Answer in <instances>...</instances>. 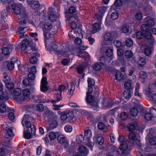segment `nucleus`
Segmentation results:
<instances>
[{
	"label": "nucleus",
	"instance_id": "nucleus-27",
	"mask_svg": "<svg viewBox=\"0 0 156 156\" xmlns=\"http://www.w3.org/2000/svg\"><path fill=\"white\" fill-rule=\"evenodd\" d=\"M112 59V58H109L107 56H102L100 58V61H101L100 63H101V65L103 66L105 65L106 63H110Z\"/></svg>",
	"mask_w": 156,
	"mask_h": 156
},
{
	"label": "nucleus",
	"instance_id": "nucleus-25",
	"mask_svg": "<svg viewBox=\"0 0 156 156\" xmlns=\"http://www.w3.org/2000/svg\"><path fill=\"white\" fill-rule=\"evenodd\" d=\"M11 110L13 109L7 107L4 103H2L1 102V113L8 112L10 111H12Z\"/></svg>",
	"mask_w": 156,
	"mask_h": 156
},
{
	"label": "nucleus",
	"instance_id": "nucleus-51",
	"mask_svg": "<svg viewBox=\"0 0 156 156\" xmlns=\"http://www.w3.org/2000/svg\"><path fill=\"white\" fill-rule=\"evenodd\" d=\"M106 55L110 58H112V56L113 55V50L112 48L108 49L106 51Z\"/></svg>",
	"mask_w": 156,
	"mask_h": 156
},
{
	"label": "nucleus",
	"instance_id": "nucleus-6",
	"mask_svg": "<svg viewBox=\"0 0 156 156\" xmlns=\"http://www.w3.org/2000/svg\"><path fill=\"white\" fill-rule=\"evenodd\" d=\"M11 122H4L2 125H1V128L5 134L6 136L11 137L14 135L12 130V128L11 126Z\"/></svg>",
	"mask_w": 156,
	"mask_h": 156
},
{
	"label": "nucleus",
	"instance_id": "nucleus-39",
	"mask_svg": "<svg viewBox=\"0 0 156 156\" xmlns=\"http://www.w3.org/2000/svg\"><path fill=\"white\" fill-rule=\"evenodd\" d=\"M116 80L118 81H120L124 79V75L119 71L116 72L115 76Z\"/></svg>",
	"mask_w": 156,
	"mask_h": 156
},
{
	"label": "nucleus",
	"instance_id": "nucleus-37",
	"mask_svg": "<svg viewBox=\"0 0 156 156\" xmlns=\"http://www.w3.org/2000/svg\"><path fill=\"white\" fill-rule=\"evenodd\" d=\"M2 54L5 55H8L11 51V49L9 47H3L2 49Z\"/></svg>",
	"mask_w": 156,
	"mask_h": 156
},
{
	"label": "nucleus",
	"instance_id": "nucleus-64",
	"mask_svg": "<svg viewBox=\"0 0 156 156\" xmlns=\"http://www.w3.org/2000/svg\"><path fill=\"white\" fill-rule=\"evenodd\" d=\"M149 142L151 145H155L156 144V138L155 137H152L149 139Z\"/></svg>",
	"mask_w": 156,
	"mask_h": 156
},
{
	"label": "nucleus",
	"instance_id": "nucleus-49",
	"mask_svg": "<svg viewBox=\"0 0 156 156\" xmlns=\"http://www.w3.org/2000/svg\"><path fill=\"white\" fill-rule=\"evenodd\" d=\"M22 94L23 97L24 98L28 97L30 94V91L29 89H26L23 91Z\"/></svg>",
	"mask_w": 156,
	"mask_h": 156
},
{
	"label": "nucleus",
	"instance_id": "nucleus-47",
	"mask_svg": "<svg viewBox=\"0 0 156 156\" xmlns=\"http://www.w3.org/2000/svg\"><path fill=\"white\" fill-rule=\"evenodd\" d=\"M138 112V109L136 108H133L131 109L130 111V115L132 116L137 115Z\"/></svg>",
	"mask_w": 156,
	"mask_h": 156
},
{
	"label": "nucleus",
	"instance_id": "nucleus-63",
	"mask_svg": "<svg viewBox=\"0 0 156 156\" xmlns=\"http://www.w3.org/2000/svg\"><path fill=\"white\" fill-rule=\"evenodd\" d=\"M6 87L9 90H11L14 87V84L12 82L9 81L5 83Z\"/></svg>",
	"mask_w": 156,
	"mask_h": 156
},
{
	"label": "nucleus",
	"instance_id": "nucleus-26",
	"mask_svg": "<svg viewBox=\"0 0 156 156\" xmlns=\"http://www.w3.org/2000/svg\"><path fill=\"white\" fill-rule=\"evenodd\" d=\"M78 56L85 59L90 58V55L88 53L85 51H80L77 55Z\"/></svg>",
	"mask_w": 156,
	"mask_h": 156
},
{
	"label": "nucleus",
	"instance_id": "nucleus-52",
	"mask_svg": "<svg viewBox=\"0 0 156 156\" xmlns=\"http://www.w3.org/2000/svg\"><path fill=\"white\" fill-rule=\"evenodd\" d=\"M69 86V84L67 83V87L66 85L62 84L59 85L58 87V91H60V93H61L64 91L65 90L66 88L67 87Z\"/></svg>",
	"mask_w": 156,
	"mask_h": 156
},
{
	"label": "nucleus",
	"instance_id": "nucleus-54",
	"mask_svg": "<svg viewBox=\"0 0 156 156\" xmlns=\"http://www.w3.org/2000/svg\"><path fill=\"white\" fill-rule=\"evenodd\" d=\"M88 87H93L94 86L95 82L94 80L91 78L88 77L87 79Z\"/></svg>",
	"mask_w": 156,
	"mask_h": 156
},
{
	"label": "nucleus",
	"instance_id": "nucleus-8",
	"mask_svg": "<svg viewBox=\"0 0 156 156\" xmlns=\"http://www.w3.org/2000/svg\"><path fill=\"white\" fill-rule=\"evenodd\" d=\"M57 133H55L51 132L46 135L45 137L43 138V140L46 142H48L51 145H53L56 138Z\"/></svg>",
	"mask_w": 156,
	"mask_h": 156
},
{
	"label": "nucleus",
	"instance_id": "nucleus-10",
	"mask_svg": "<svg viewBox=\"0 0 156 156\" xmlns=\"http://www.w3.org/2000/svg\"><path fill=\"white\" fill-rule=\"evenodd\" d=\"M13 94L15 99L18 102H21L25 101V98L21 96L22 91L21 89L19 88H15L13 90Z\"/></svg>",
	"mask_w": 156,
	"mask_h": 156
},
{
	"label": "nucleus",
	"instance_id": "nucleus-13",
	"mask_svg": "<svg viewBox=\"0 0 156 156\" xmlns=\"http://www.w3.org/2000/svg\"><path fill=\"white\" fill-rule=\"evenodd\" d=\"M144 114L145 119L147 121L151 120L156 115V109L153 107H151L149 110V112L145 111Z\"/></svg>",
	"mask_w": 156,
	"mask_h": 156
},
{
	"label": "nucleus",
	"instance_id": "nucleus-32",
	"mask_svg": "<svg viewBox=\"0 0 156 156\" xmlns=\"http://www.w3.org/2000/svg\"><path fill=\"white\" fill-rule=\"evenodd\" d=\"M58 45L57 44H55V45L51 46V49L57 55H61L62 54V51L58 50Z\"/></svg>",
	"mask_w": 156,
	"mask_h": 156
},
{
	"label": "nucleus",
	"instance_id": "nucleus-21",
	"mask_svg": "<svg viewBox=\"0 0 156 156\" xmlns=\"http://www.w3.org/2000/svg\"><path fill=\"white\" fill-rule=\"evenodd\" d=\"M76 11V9L73 6H70L69 8L68 11L66 12H65L66 20V19L68 18L70 16H72L73 15H71L70 16L69 14H73ZM74 15L75 14H74ZM75 15L77 16V15L76 14Z\"/></svg>",
	"mask_w": 156,
	"mask_h": 156
},
{
	"label": "nucleus",
	"instance_id": "nucleus-46",
	"mask_svg": "<svg viewBox=\"0 0 156 156\" xmlns=\"http://www.w3.org/2000/svg\"><path fill=\"white\" fill-rule=\"evenodd\" d=\"M124 55L126 58H129L132 57L133 56V53L131 50H128L125 51Z\"/></svg>",
	"mask_w": 156,
	"mask_h": 156
},
{
	"label": "nucleus",
	"instance_id": "nucleus-41",
	"mask_svg": "<svg viewBox=\"0 0 156 156\" xmlns=\"http://www.w3.org/2000/svg\"><path fill=\"white\" fill-rule=\"evenodd\" d=\"M33 136L31 133V130L29 131H26L24 130L23 131L24 137L26 139H29L31 138V135Z\"/></svg>",
	"mask_w": 156,
	"mask_h": 156
},
{
	"label": "nucleus",
	"instance_id": "nucleus-11",
	"mask_svg": "<svg viewBox=\"0 0 156 156\" xmlns=\"http://www.w3.org/2000/svg\"><path fill=\"white\" fill-rule=\"evenodd\" d=\"M149 40L145 39L146 41L145 45V48L144 49V54L147 56H149L151 55L152 51L153 50L154 46V40L153 41V43L152 44H151L150 42L148 41Z\"/></svg>",
	"mask_w": 156,
	"mask_h": 156
},
{
	"label": "nucleus",
	"instance_id": "nucleus-24",
	"mask_svg": "<svg viewBox=\"0 0 156 156\" xmlns=\"http://www.w3.org/2000/svg\"><path fill=\"white\" fill-rule=\"evenodd\" d=\"M29 44V41L27 39H24L23 40L21 44L19 45H18V47L23 50H26L28 47V46Z\"/></svg>",
	"mask_w": 156,
	"mask_h": 156
},
{
	"label": "nucleus",
	"instance_id": "nucleus-31",
	"mask_svg": "<svg viewBox=\"0 0 156 156\" xmlns=\"http://www.w3.org/2000/svg\"><path fill=\"white\" fill-rule=\"evenodd\" d=\"M128 138L130 140H134L136 138H140V136L138 133L131 132L129 134Z\"/></svg>",
	"mask_w": 156,
	"mask_h": 156
},
{
	"label": "nucleus",
	"instance_id": "nucleus-22",
	"mask_svg": "<svg viewBox=\"0 0 156 156\" xmlns=\"http://www.w3.org/2000/svg\"><path fill=\"white\" fill-rule=\"evenodd\" d=\"M58 126V123L56 121L52 120L49 122L48 124L47 125L46 128L48 131L52 130Z\"/></svg>",
	"mask_w": 156,
	"mask_h": 156
},
{
	"label": "nucleus",
	"instance_id": "nucleus-16",
	"mask_svg": "<svg viewBox=\"0 0 156 156\" xmlns=\"http://www.w3.org/2000/svg\"><path fill=\"white\" fill-rule=\"evenodd\" d=\"M49 19L51 22H55L57 19V16L54 8L52 7L49 8L48 12Z\"/></svg>",
	"mask_w": 156,
	"mask_h": 156
},
{
	"label": "nucleus",
	"instance_id": "nucleus-60",
	"mask_svg": "<svg viewBox=\"0 0 156 156\" xmlns=\"http://www.w3.org/2000/svg\"><path fill=\"white\" fill-rule=\"evenodd\" d=\"M136 37L138 39H141L144 37L145 38L144 33L140 31L136 32Z\"/></svg>",
	"mask_w": 156,
	"mask_h": 156
},
{
	"label": "nucleus",
	"instance_id": "nucleus-44",
	"mask_svg": "<svg viewBox=\"0 0 156 156\" xmlns=\"http://www.w3.org/2000/svg\"><path fill=\"white\" fill-rule=\"evenodd\" d=\"M33 83L28 78H25L23 81V84L25 86H29L32 85Z\"/></svg>",
	"mask_w": 156,
	"mask_h": 156
},
{
	"label": "nucleus",
	"instance_id": "nucleus-12",
	"mask_svg": "<svg viewBox=\"0 0 156 156\" xmlns=\"http://www.w3.org/2000/svg\"><path fill=\"white\" fill-rule=\"evenodd\" d=\"M31 7L34 11L35 12L38 13L39 15L42 13H44L45 9L44 6L40 5L39 2L33 5L32 6H31Z\"/></svg>",
	"mask_w": 156,
	"mask_h": 156
},
{
	"label": "nucleus",
	"instance_id": "nucleus-29",
	"mask_svg": "<svg viewBox=\"0 0 156 156\" xmlns=\"http://www.w3.org/2000/svg\"><path fill=\"white\" fill-rule=\"evenodd\" d=\"M8 147L7 145H2L1 147V156H6V154L9 152Z\"/></svg>",
	"mask_w": 156,
	"mask_h": 156
},
{
	"label": "nucleus",
	"instance_id": "nucleus-34",
	"mask_svg": "<svg viewBox=\"0 0 156 156\" xmlns=\"http://www.w3.org/2000/svg\"><path fill=\"white\" fill-rule=\"evenodd\" d=\"M146 58L145 57H140L138 61L139 66L142 67L146 64Z\"/></svg>",
	"mask_w": 156,
	"mask_h": 156
},
{
	"label": "nucleus",
	"instance_id": "nucleus-50",
	"mask_svg": "<svg viewBox=\"0 0 156 156\" xmlns=\"http://www.w3.org/2000/svg\"><path fill=\"white\" fill-rule=\"evenodd\" d=\"M28 27H20L18 29V31L16 32V34H19V32L20 34H23L27 30Z\"/></svg>",
	"mask_w": 156,
	"mask_h": 156
},
{
	"label": "nucleus",
	"instance_id": "nucleus-56",
	"mask_svg": "<svg viewBox=\"0 0 156 156\" xmlns=\"http://www.w3.org/2000/svg\"><path fill=\"white\" fill-rule=\"evenodd\" d=\"M128 115L126 112H122L120 115L119 118L121 120H125L128 118Z\"/></svg>",
	"mask_w": 156,
	"mask_h": 156
},
{
	"label": "nucleus",
	"instance_id": "nucleus-1",
	"mask_svg": "<svg viewBox=\"0 0 156 156\" xmlns=\"http://www.w3.org/2000/svg\"><path fill=\"white\" fill-rule=\"evenodd\" d=\"M13 10L14 12L17 15H20L21 17H24L26 16L25 8L21 4H14L13 2L9 3L6 9H4L1 13L2 18L4 19L7 17L10 10Z\"/></svg>",
	"mask_w": 156,
	"mask_h": 156
},
{
	"label": "nucleus",
	"instance_id": "nucleus-23",
	"mask_svg": "<svg viewBox=\"0 0 156 156\" xmlns=\"http://www.w3.org/2000/svg\"><path fill=\"white\" fill-rule=\"evenodd\" d=\"M154 20L152 17L148 16L144 18V22L151 27L156 24Z\"/></svg>",
	"mask_w": 156,
	"mask_h": 156
},
{
	"label": "nucleus",
	"instance_id": "nucleus-5",
	"mask_svg": "<svg viewBox=\"0 0 156 156\" xmlns=\"http://www.w3.org/2000/svg\"><path fill=\"white\" fill-rule=\"evenodd\" d=\"M151 27L147 23H145L141 25V28L143 31L145 32L144 35L145 39L149 40L148 41L150 42V44L151 45L153 43L154 38L152 36L151 33L150 32Z\"/></svg>",
	"mask_w": 156,
	"mask_h": 156
},
{
	"label": "nucleus",
	"instance_id": "nucleus-58",
	"mask_svg": "<svg viewBox=\"0 0 156 156\" xmlns=\"http://www.w3.org/2000/svg\"><path fill=\"white\" fill-rule=\"evenodd\" d=\"M127 127L129 131H132L136 129V126L133 124L129 123L128 124Z\"/></svg>",
	"mask_w": 156,
	"mask_h": 156
},
{
	"label": "nucleus",
	"instance_id": "nucleus-38",
	"mask_svg": "<svg viewBox=\"0 0 156 156\" xmlns=\"http://www.w3.org/2000/svg\"><path fill=\"white\" fill-rule=\"evenodd\" d=\"M92 136V133L90 129H87L85 130L84 132V137L85 138V140L86 139L88 140L91 138Z\"/></svg>",
	"mask_w": 156,
	"mask_h": 156
},
{
	"label": "nucleus",
	"instance_id": "nucleus-33",
	"mask_svg": "<svg viewBox=\"0 0 156 156\" xmlns=\"http://www.w3.org/2000/svg\"><path fill=\"white\" fill-rule=\"evenodd\" d=\"M114 37L112 34L109 32L106 33L104 35V39L106 41H112L113 40Z\"/></svg>",
	"mask_w": 156,
	"mask_h": 156
},
{
	"label": "nucleus",
	"instance_id": "nucleus-19",
	"mask_svg": "<svg viewBox=\"0 0 156 156\" xmlns=\"http://www.w3.org/2000/svg\"><path fill=\"white\" fill-rule=\"evenodd\" d=\"M107 16H108L109 17H110V18L113 20H116L119 17V14L117 9H111V8L110 9V10L108 11Z\"/></svg>",
	"mask_w": 156,
	"mask_h": 156
},
{
	"label": "nucleus",
	"instance_id": "nucleus-17",
	"mask_svg": "<svg viewBox=\"0 0 156 156\" xmlns=\"http://www.w3.org/2000/svg\"><path fill=\"white\" fill-rule=\"evenodd\" d=\"M77 151V153L79 156H87L88 153V150L84 145L80 146Z\"/></svg>",
	"mask_w": 156,
	"mask_h": 156
},
{
	"label": "nucleus",
	"instance_id": "nucleus-14",
	"mask_svg": "<svg viewBox=\"0 0 156 156\" xmlns=\"http://www.w3.org/2000/svg\"><path fill=\"white\" fill-rule=\"evenodd\" d=\"M57 140L58 143L62 144L64 148H68L69 146V143L65 136L63 135H59L57 136Z\"/></svg>",
	"mask_w": 156,
	"mask_h": 156
},
{
	"label": "nucleus",
	"instance_id": "nucleus-4",
	"mask_svg": "<svg viewBox=\"0 0 156 156\" xmlns=\"http://www.w3.org/2000/svg\"><path fill=\"white\" fill-rule=\"evenodd\" d=\"M125 90L123 92L125 98L126 99H130L133 95L134 88V83L130 80L125 81L124 84Z\"/></svg>",
	"mask_w": 156,
	"mask_h": 156
},
{
	"label": "nucleus",
	"instance_id": "nucleus-9",
	"mask_svg": "<svg viewBox=\"0 0 156 156\" xmlns=\"http://www.w3.org/2000/svg\"><path fill=\"white\" fill-rule=\"evenodd\" d=\"M106 10L107 8L105 6L98 7L97 8L98 12L95 14V19L100 21L102 20Z\"/></svg>",
	"mask_w": 156,
	"mask_h": 156
},
{
	"label": "nucleus",
	"instance_id": "nucleus-30",
	"mask_svg": "<svg viewBox=\"0 0 156 156\" xmlns=\"http://www.w3.org/2000/svg\"><path fill=\"white\" fill-rule=\"evenodd\" d=\"M87 66L83 64L79 65L77 68V73L79 74H82L83 73Z\"/></svg>",
	"mask_w": 156,
	"mask_h": 156
},
{
	"label": "nucleus",
	"instance_id": "nucleus-55",
	"mask_svg": "<svg viewBox=\"0 0 156 156\" xmlns=\"http://www.w3.org/2000/svg\"><path fill=\"white\" fill-rule=\"evenodd\" d=\"M66 113L67 115V119L71 121L73 119L74 117V115L73 112L71 111H66Z\"/></svg>",
	"mask_w": 156,
	"mask_h": 156
},
{
	"label": "nucleus",
	"instance_id": "nucleus-2",
	"mask_svg": "<svg viewBox=\"0 0 156 156\" xmlns=\"http://www.w3.org/2000/svg\"><path fill=\"white\" fill-rule=\"evenodd\" d=\"M66 22L70 24L72 29L73 30V33L80 37H83V31L81 28V25L80 24L77 16L76 15H73L66 19Z\"/></svg>",
	"mask_w": 156,
	"mask_h": 156
},
{
	"label": "nucleus",
	"instance_id": "nucleus-42",
	"mask_svg": "<svg viewBox=\"0 0 156 156\" xmlns=\"http://www.w3.org/2000/svg\"><path fill=\"white\" fill-rule=\"evenodd\" d=\"M86 100L87 103H91L94 100V97L92 95L86 94Z\"/></svg>",
	"mask_w": 156,
	"mask_h": 156
},
{
	"label": "nucleus",
	"instance_id": "nucleus-40",
	"mask_svg": "<svg viewBox=\"0 0 156 156\" xmlns=\"http://www.w3.org/2000/svg\"><path fill=\"white\" fill-rule=\"evenodd\" d=\"M113 101L112 100H109L106 102L105 103L103 102L102 103V105L107 108H111L113 105Z\"/></svg>",
	"mask_w": 156,
	"mask_h": 156
},
{
	"label": "nucleus",
	"instance_id": "nucleus-15",
	"mask_svg": "<svg viewBox=\"0 0 156 156\" xmlns=\"http://www.w3.org/2000/svg\"><path fill=\"white\" fill-rule=\"evenodd\" d=\"M3 86L1 83V102L6 101L9 99V93L8 91L3 89Z\"/></svg>",
	"mask_w": 156,
	"mask_h": 156
},
{
	"label": "nucleus",
	"instance_id": "nucleus-36",
	"mask_svg": "<svg viewBox=\"0 0 156 156\" xmlns=\"http://www.w3.org/2000/svg\"><path fill=\"white\" fill-rule=\"evenodd\" d=\"M52 27V24L50 22H45L44 24L43 30H46L47 31L50 30Z\"/></svg>",
	"mask_w": 156,
	"mask_h": 156
},
{
	"label": "nucleus",
	"instance_id": "nucleus-28",
	"mask_svg": "<svg viewBox=\"0 0 156 156\" xmlns=\"http://www.w3.org/2000/svg\"><path fill=\"white\" fill-rule=\"evenodd\" d=\"M94 139L95 140L97 143L100 145H102L105 141L104 137L100 135H97L94 137Z\"/></svg>",
	"mask_w": 156,
	"mask_h": 156
},
{
	"label": "nucleus",
	"instance_id": "nucleus-48",
	"mask_svg": "<svg viewBox=\"0 0 156 156\" xmlns=\"http://www.w3.org/2000/svg\"><path fill=\"white\" fill-rule=\"evenodd\" d=\"M133 44V40L131 38L126 39L125 41V45L128 47H130Z\"/></svg>",
	"mask_w": 156,
	"mask_h": 156
},
{
	"label": "nucleus",
	"instance_id": "nucleus-45",
	"mask_svg": "<svg viewBox=\"0 0 156 156\" xmlns=\"http://www.w3.org/2000/svg\"><path fill=\"white\" fill-rule=\"evenodd\" d=\"M43 34L44 38L45 43L46 39L48 40L51 37V35L50 32L46 30H43Z\"/></svg>",
	"mask_w": 156,
	"mask_h": 156
},
{
	"label": "nucleus",
	"instance_id": "nucleus-43",
	"mask_svg": "<svg viewBox=\"0 0 156 156\" xmlns=\"http://www.w3.org/2000/svg\"><path fill=\"white\" fill-rule=\"evenodd\" d=\"M101 63L100 62H96L94 63L92 66V68L93 69L96 71H100L101 68Z\"/></svg>",
	"mask_w": 156,
	"mask_h": 156
},
{
	"label": "nucleus",
	"instance_id": "nucleus-59",
	"mask_svg": "<svg viewBox=\"0 0 156 156\" xmlns=\"http://www.w3.org/2000/svg\"><path fill=\"white\" fill-rule=\"evenodd\" d=\"M139 139L140 138H136V139L134 140L133 142L132 143V144L131 145V146L132 147H133L135 146V144H136L139 147L141 145Z\"/></svg>",
	"mask_w": 156,
	"mask_h": 156
},
{
	"label": "nucleus",
	"instance_id": "nucleus-3",
	"mask_svg": "<svg viewBox=\"0 0 156 156\" xmlns=\"http://www.w3.org/2000/svg\"><path fill=\"white\" fill-rule=\"evenodd\" d=\"M31 118L29 115H24L22 121V124L23 126H24L25 125L26 126L24 129V130H25L26 131L31 130L32 134L35 137H36L37 136L36 135L35 126L34 125H32L30 122V120Z\"/></svg>",
	"mask_w": 156,
	"mask_h": 156
},
{
	"label": "nucleus",
	"instance_id": "nucleus-35",
	"mask_svg": "<svg viewBox=\"0 0 156 156\" xmlns=\"http://www.w3.org/2000/svg\"><path fill=\"white\" fill-rule=\"evenodd\" d=\"M117 110L116 108L111 110L110 111L112 112L111 115H110L111 118L109 119V122L112 125L114 123L115 116V112Z\"/></svg>",
	"mask_w": 156,
	"mask_h": 156
},
{
	"label": "nucleus",
	"instance_id": "nucleus-18",
	"mask_svg": "<svg viewBox=\"0 0 156 156\" xmlns=\"http://www.w3.org/2000/svg\"><path fill=\"white\" fill-rule=\"evenodd\" d=\"M131 0H115L114 3L111 7V9L115 10L118 7L121 6L123 4V1H125L128 2H130Z\"/></svg>",
	"mask_w": 156,
	"mask_h": 156
},
{
	"label": "nucleus",
	"instance_id": "nucleus-57",
	"mask_svg": "<svg viewBox=\"0 0 156 156\" xmlns=\"http://www.w3.org/2000/svg\"><path fill=\"white\" fill-rule=\"evenodd\" d=\"M48 84H41L40 85L41 90L43 92H45L48 90L47 87Z\"/></svg>",
	"mask_w": 156,
	"mask_h": 156
},
{
	"label": "nucleus",
	"instance_id": "nucleus-53",
	"mask_svg": "<svg viewBox=\"0 0 156 156\" xmlns=\"http://www.w3.org/2000/svg\"><path fill=\"white\" fill-rule=\"evenodd\" d=\"M139 148L140 150L142 151L148 152L149 151L148 145L146 144H141Z\"/></svg>",
	"mask_w": 156,
	"mask_h": 156
},
{
	"label": "nucleus",
	"instance_id": "nucleus-20",
	"mask_svg": "<svg viewBox=\"0 0 156 156\" xmlns=\"http://www.w3.org/2000/svg\"><path fill=\"white\" fill-rule=\"evenodd\" d=\"M98 22H95L92 26V30L94 33H96L100 31L101 29L102 20H97Z\"/></svg>",
	"mask_w": 156,
	"mask_h": 156
},
{
	"label": "nucleus",
	"instance_id": "nucleus-61",
	"mask_svg": "<svg viewBox=\"0 0 156 156\" xmlns=\"http://www.w3.org/2000/svg\"><path fill=\"white\" fill-rule=\"evenodd\" d=\"M85 138L82 134L78 135L76 136V140L79 142H81L83 141Z\"/></svg>",
	"mask_w": 156,
	"mask_h": 156
},
{
	"label": "nucleus",
	"instance_id": "nucleus-62",
	"mask_svg": "<svg viewBox=\"0 0 156 156\" xmlns=\"http://www.w3.org/2000/svg\"><path fill=\"white\" fill-rule=\"evenodd\" d=\"M114 44L117 48H119L122 47V48H123L124 46V45H123L121 42L119 41H114Z\"/></svg>",
	"mask_w": 156,
	"mask_h": 156
},
{
	"label": "nucleus",
	"instance_id": "nucleus-7",
	"mask_svg": "<svg viewBox=\"0 0 156 156\" xmlns=\"http://www.w3.org/2000/svg\"><path fill=\"white\" fill-rule=\"evenodd\" d=\"M128 145L125 142L121 143L119 148L116 150L117 154L127 156L129 155L130 151L128 150Z\"/></svg>",
	"mask_w": 156,
	"mask_h": 156
}]
</instances>
